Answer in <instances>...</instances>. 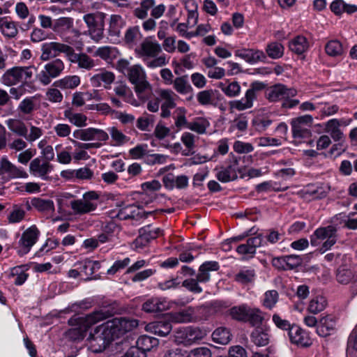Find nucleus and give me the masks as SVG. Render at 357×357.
Masks as SVG:
<instances>
[{
  "label": "nucleus",
  "mask_w": 357,
  "mask_h": 357,
  "mask_svg": "<svg viewBox=\"0 0 357 357\" xmlns=\"http://www.w3.org/2000/svg\"><path fill=\"white\" fill-rule=\"evenodd\" d=\"M126 78L133 85L134 91L139 100L146 102L151 98L153 87L147 80L146 72L140 64L132 65Z\"/></svg>",
  "instance_id": "f257e3e1"
},
{
  "label": "nucleus",
  "mask_w": 357,
  "mask_h": 357,
  "mask_svg": "<svg viewBox=\"0 0 357 357\" xmlns=\"http://www.w3.org/2000/svg\"><path fill=\"white\" fill-rule=\"evenodd\" d=\"M113 334L109 323L97 326L93 333H90L88 340L91 349L94 353H99L105 349L113 340Z\"/></svg>",
  "instance_id": "f03ea898"
},
{
  "label": "nucleus",
  "mask_w": 357,
  "mask_h": 357,
  "mask_svg": "<svg viewBox=\"0 0 357 357\" xmlns=\"http://www.w3.org/2000/svg\"><path fill=\"white\" fill-rule=\"evenodd\" d=\"M105 16L106 15L102 12L87 13L83 16V20L88 28L84 34L89 35L96 43H98L104 37Z\"/></svg>",
  "instance_id": "7ed1b4c3"
},
{
  "label": "nucleus",
  "mask_w": 357,
  "mask_h": 357,
  "mask_svg": "<svg viewBox=\"0 0 357 357\" xmlns=\"http://www.w3.org/2000/svg\"><path fill=\"white\" fill-rule=\"evenodd\" d=\"M337 229L333 225L317 229L310 236V243L312 246H317L321 241H325L319 251L323 254L329 250L337 241Z\"/></svg>",
  "instance_id": "20e7f679"
},
{
  "label": "nucleus",
  "mask_w": 357,
  "mask_h": 357,
  "mask_svg": "<svg viewBox=\"0 0 357 357\" xmlns=\"http://www.w3.org/2000/svg\"><path fill=\"white\" fill-rule=\"evenodd\" d=\"M206 335V331L198 327H181L174 332V340L178 344L190 346L203 340Z\"/></svg>",
  "instance_id": "39448f33"
},
{
  "label": "nucleus",
  "mask_w": 357,
  "mask_h": 357,
  "mask_svg": "<svg viewBox=\"0 0 357 357\" xmlns=\"http://www.w3.org/2000/svg\"><path fill=\"white\" fill-rule=\"evenodd\" d=\"M264 87L265 84L262 82H255L252 83L243 98L241 100H232L229 102L230 109L243 111L252 107L258 93L264 89Z\"/></svg>",
  "instance_id": "423d86ee"
},
{
  "label": "nucleus",
  "mask_w": 357,
  "mask_h": 357,
  "mask_svg": "<svg viewBox=\"0 0 357 357\" xmlns=\"http://www.w3.org/2000/svg\"><path fill=\"white\" fill-rule=\"evenodd\" d=\"M65 69L63 60L55 58L45 64L43 69L37 75L38 80L44 86L50 84L52 79L59 77Z\"/></svg>",
  "instance_id": "0eeeda50"
},
{
  "label": "nucleus",
  "mask_w": 357,
  "mask_h": 357,
  "mask_svg": "<svg viewBox=\"0 0 357 357\" xmlns=\"http://www.w3.org/2000/svg\"><path fill=\"white\" fill-rule=\"evenodd\" d=\"M112 316V313L106 309L94 311L86 316H75L69 320L72 324H76L79 328L86 332L93 325L103 321Z\"/></svg>",
  "instance_id": "6e6552de"
},
{
  "label": "nucleus",
  "mask_w": 357,
  "mask_h": 357,
  "mask_svg": "<svg viewBox=\"0 0 357 357\" xmlns=\"http://www.w3.org/2000/svg\"><path fill=\"white\" fill-rule=\"evenodd\" d=\"M41 51L40 59L44 61H48L52 58L55 59L61 53L65 54L69 60L73 54L74 48L66 43L50 42L42 45Z\"/></svg>",
  "instance_id": "1a4fd4ad"
},
{
  "label": "nucleus",
  "mask_w": 357,
  "mask_h": 357,
  "mask_svg": "<svg viewBox=\"0 0 357 357\" xmlns=\"http://www.w3.org/2000/svg\"><path fill=\"white\" fill-rule=\"evenodd\" d=\"M99 195L94 191L84 194L82 199L70 202V206L75 214H85L94 211L97 207Z\"/></svg>",
  "instance_id": "9d476101"
},
{
  "label": "nucleus",
  "mask_w": 357,
  "mask_h": 357,
  "mask_svg": "<svg viewBox=\"0 0 357 357\" xmlns=\"http://www.w3.org/2000/svg\"><path fill=\"white\" fill-rule=\"evenodd\" d=\"M32 75L31 67H14L3 74L1 81L5 85L12 86L29 79Z\"/></svg>",
  "instance_id": "9b49d317"
},
{
  "label": "nucleus",
  "mask_w": 357,
  "mask_h": 357,
  "mask_svg": "<svg viewBox=\"0 0 357 357\" xmlns=\"http://www.w3.org/2000/svg\"><path fill=\"white\" fill-rule=\"evenodd\" d=\"M312 122L313 118L309 114L293 119L291 121L293 137L298 139L310 137L311 134L310 128Z\"/></svg>",
  "instance_id": "f8f14e48"
},
{
  "label": "nucleus",
  "mask_w": 357,
  "mask_h": 357,
  "mask_svg": "<svg viewBox=\"0 0 357 357\" xmlns=\"http://www.w3.org/2000/svg\"><path fill=\"white\" fill-rule=\"evenodd\" d=\"M297 91L293 88H287L282 84L270 86L266 93V97L270 102L284 101L296 96Z\"/></svg>",
  "instance_id": "ddd939ff"
},
{
  "label": "nucleus",
  "mask_w": 357,
  "mask_h": 357,
  "mask_svg": "<svg viewBox=\"0 0 357 357\" xmlns=\"http://www.w3.org/2000/svg\"><path fill=\"white\" fill-rule=\"evenodd\" d=\"M0 176L6 180L26 178L29 176L22 168L17 167L6 157L2 158L0 161Z\"/></svg>",
  "instance_id": "4468645a"
},
{
  "label": "nucleus",
  "mask_w": 357,
  "mask_h": 357,
  "mask_svg": "<svg viewBox=\"0 0 357 357\" xmlns=\"http://www.w3.org/2000/svg\"><path fill=\"white\" fill-rule=\"evenodd\" d=\"M162 52L160 45L150 38H145L135 49L137 56L142 59L143 61L149 59L154 58Z\"/></svg>",
  "instance_id": "2eb2a0df"
},
{
  "label": "nucleus",
  "mask_w": 357,
  "mask_h": 357,
  "mask_svg": "<svg viewBox=\"0 0 357 357\" xmlns=\"http://www.w3.org/2000/svg\"><path fill=\"white\" fill-rule=\"evenodd\" d=\"M39 235L40 231L36 225H32L26 229L22 233L19 241L20 249L18 254L21 256L27 254L38 241Z\"/></svg>",
  "instance_id": "dca6fc26"
},
{
  "label": "nucleus",
  "mask_w": 357,
  "mask_h": 357,
  "mask_svg": "<svg viewBox=\"0 0 357 357\" xmlns=\"http://www.w3.org/2000/svg\"><path fill=\"white\" fill-rule=\"evenodd\" d=\"M73 136L82 141H107L109 139V135L105 130L96 128L76 130Z\"/></svg>",
  "instance_id": "f3484780"
},
{
  "label": "nucleus",
  "mask_w": 357,
  "mask_h": 357,
  "mask_svg": "<svg viewBox=\"0 0 357 357\" xmlns=\"http://www.w3.org/2000/svg\"><path fill=\"white\" fill-rule=\"evenodd\" d=\"M238 171H239L238 160L233 156L229 159L227 165L222 167L217 173L216 177L220 181L227 183L237 178Z\"/></svg>",
  "instance_id": "a211bd4d"
},
{
  "label": "nucleus",
  "mask_w": 357,
  "mask_h": 357,
  "mask_svg": "<svg viewBox=\"0 0 357 357\" xmlns=\"http://www.w3.org/2000/svg\"><path fill=\"white\" fill-rule=\"evenodd\" d=\"M154 211H144L142 208L135 205H127L122 207L118 212V217L121 220H140L146 218L149 215H151Z\"/></svg>",
  "instance_id": "6ab92c4d"
},
{
  "label": "nucleus",
  "mask_w": 357,
  "mask_h": 357,
  "mask_svg": "<svg viewBox=\"0 0 357 357\" xmlns=\"http://www.w3.org/2000/svg\"><path fill=\"white\" fill-rule=\"evenodd\" d=\"M52 169L53 167L49 162L43 160L40 158L33 159L29 165L30 173L34 176L40 177L43 180L48 179V174Z\"/></svg>",
  "instance_id": "aec40b11"
},
{
  "label": "nucleus",
  "mask_w": 357,
  "mask_h": 357,
  "mask_svg": "<svg viewBox=\"0 0 357 357\" xmlns=\"http://www.w3.org/2000/svg\"><path fill=\"white\" fill-rule=\"evenodd\" d=\"M107 323H109L112 334L116 332L125 333L137 328L138 326V321L137 319H130L126 317L114 318Z\"/></svg>",
  "instance_id": "412c9836"
},
{
  "label": "nucleus",
  "mask_w": 357,
  "mask_h": 357,
  "mask_svg": "<svg viewBox=\"0 0 357 357\" xmlns=\"http://www.w3.org/2000/svg\"><path fill=\"white\" fill-rule=\"evenodd\" d=\"M347 125L348 123L344 119H332L325 123L324 130L335 142H342L344 139V135L340 127Z\"/></svg>",
  "instance_id": "4be33fe9"
},
{
  "label": "nucleus",
  "mask_w": 357,
  "mask_h": 357,
  "mask_svg": "<svg viewBox=\"0 0 357 357\" xmlns=\"http://www.w3.org/2000/svg\"><path fill=\"white\" fill-rule=\"evenodd\" d=\"M292 344L301 347H307L312 344V341L307 333L298 326L294 324L287 333Z\"/></svg>",
  "instance_id": "5701e85b"
},
{
  "label": "nucleus",
  "mask_w": 357,
  "mask_h": 357,
  "mask_svg": "<svg viewBox=\"0 0 357 357\" xmlns=\"http://www.w3.org/2000/svg\"><path fill=\"white\" fill-rule=\"evenodd\" d=\"M73 27V20L70 17H60L54 21L52 30L57 33L64 42L70 43V37H66Z\"/></svg>",
  "instance_id": "b1692460"
},
{
  "label": "nucleus",
  "mask_w": 357,
  "mask_h": 357,
  "mask_svg": "<svg viewBox=\"0 0 357 357\" xmlns=\"http://www.w3.org/2000/svg\"><path fill=\"white\" fill-rule=\"evenodd\" d=\"M31 205L33 208L45 215L47 218H51L55 211L54 202L51 199L34 197L31 199Z\"/></svg>",
  "instance_id": "393cba45"
},
{
  "label": "nucleus",
  "mask_w": 357,
  "mask_h": 357,
  "mask_svg": "<svg viewBox=\"0 0 357 357\" xmlns=\"http://www.w3.org/2000/svg\"><path fill=\"white\" fill-rule=\"evenodd\" d=\"M115 80V75L111 71L101 70L100 73L94 75L90 78V82L94 87H100L103 83L105 89L110 88V85Z\"/></svg>",
  "instance_id": "a878e982"
},
{
  "label": "nucleus",
  "mask_w": 357,
  "mask_h": 357,
  "mask_svg": "<svg viewBox=\"0 0 357 357\" xmlns=\"http://www.w3.org/2000/svg\"><path fill=\"white\" fill-rule=\"evenodd\" d=\"M250 339L252 342L258 347L267 345L270 341L268 328L266 326H259L255 328L251 333Z\"/></svg>",
  "instance_id": "bb28decb"
},
{
  "label": "nucleus",
  "mask_w": 357,
  "mask_h": 357,
  "mask_svg": "<svg viewBox=\"0 0 357 357\" xmlns=\"http://www.w3.org/2000/svg\"><path fill=\"white\" fill-rule=\"evenodd\" d=\"M114 91L117 96L122 98L125 102L133 106H139V103L135 98L131 89L126 83H116L114 87Z\"/></svg>",
  "instance_id": "cd10ccee"
},
{
  "label": "nucleus",
  "mask_w": 357,
  "mask_h": 357,
  "mask_svg": "<svg viewBox=\"0 0 357 357\" xmlns=\"http://www.w3.org/2000/svg\"><path fill=\"white\" fill-rule=\"evenodd\" d=\"M169 305L165 299L152 298L142 305V310L149 313L162 312L168 309Z\"/></svg>",
  "instance_id": "c85d7f7f"
},
{
  "label": "nucleus",
  "mask_w": 357,
  "mask_h": 357,
  "mask_svg": "<svg viewBox=\"0 0 357 357\" xmlns=\"http://www.w3.org/2000/svg\"><path fill=\"white\" fill-rule=\"evenodd\" d=\"M69 61L72 63H77L80 68L90 70L96 66L95 61L88 54L85 53H75L73 51V54L70 57Z\"/></svg>",
  "instance_id": "c756f323"
},
{
  "label": "nucleus",
  "mask_w": 357,
  "mask_h": 357,
  "mask_svg": "<svg viewBox=\"0 0 357 357\" xmlns=\"http://www.w3.org/2000/svg\"><path fill=\"white\" fill-rule=\"evenodd\" d=\"M219 268L220 266L217 261H206L199 266L196 279L199 282H206L210 280L209 272L218 271Z\"/></svg>",
  "instance_id": "7c9ffc66"
},
{
  "label": "nucleus",
  "mask_w": 357,
  "mask_h": 357,
  "mask_svg": "<svg viewBox=\"0 0 357 357\" xmlns=\"http://www.w3.org/2000/svg\"><path fill=\"white\" fill-rule=\"evenodd\" d=\"M261 236L251 237L247 240L246 243L238 245L236 252L241 255L255 254L256 248L261 246Z\"/></svg>",
  "instance_id": "2f4dec72"
},
{
  "label": "nucleus",
  "mask_w": 357,
  "mask_h": 357,
  "mask_svg": "<svg viewBox=\"0 0 357 357\" xmlns=\"http://www.w3.org/2000/svg\"><path fill=\"white\" fill-rule=\"evenodd\" d=\"M335 328V320L331 316L322 317L317 328V333L322 337L328 336Z\"/></svg>",
  "instance_id": "473e14b6"
},
{
  "label": "nucleus",
  "mask_w": 357,
  "mask_h": 357,
  "mask_svg": "<svg viewBox=\"0 0 357 357\" xmlns=\"http://www.w3.org/2000/svg\"><path fill=\"white\" fill-rule=\"evenodd\" d=\"M218 95H219V92L217 90H203L197 94V100L201 105H213L217 102Z\"/></svg>",
  "instance_id": "72a5a7b5"
},
{
  "label": "nucleus",
  "mask_w": 357,
  "mask_h": 357,
  "mask_svg": "<svg viewBox=\"0 0 357 357\" xmlns=\"http://www.w3.org/2000/svg\"><path fill=\"white\" fill-rule=\"evenodd\" d=\"M119 52L116 47L111 46H103L98 47L93 54L94 56H98L107 62H111L116 59Z\"/></svg>",
  "instance_id": "f704fd0d"
},
{
  "label": "nucleus",
  "mask_w": 357,
  "mask_h": 357,
  "mask_svg": "<svg viewBox=\"0 0 357 357\" xmlns=\"http://www.w3.org/2000/svg\"><path fill=\"white\" fill-rule=\"evenodd\" d=\"M0 31L6 38H15L18 33L17 24L13 21L8 20L6 17H0Z\"/></svg>",
  "instance_id": "c9c22d12"
},
{
  "label": "nucleus",
  "mask_w": 357,
  "mask_h": 357,
  "mask_svg": "<svg viewBox=\"0 0 357 357\" xmlns=\"http://www.w3.org/2000/svg\"><path fill=\"white\" fill-rule=\"evenodd\" d=\"M331 9L337 15L343 13L352 14L357 11V6L346 3L343 0H335L331 4Z\"/></svg>",
  "instance_id": "e433bc0d"
},
{
  "label": "nucleus",
  "mask_w": 357,
  "mask_h": 357,
  "mask_svg": "<svg viewBox=\"0 0 357 357\" xmlns=\"http://www.w3.org/2000/svg\"><path fill=\"white\" fill-rule=\"evenodd\" d=\"M139 6L133 10V15L139 20H145L149 16L148 12L155 5V0H139Z\"/></svg>",
  "instance_id": "4c0bfd02"
},
{
  "label": "nucleus",
  "mask_w": 357,
  "mask_h": 357,
  "mask_svg": "<svg viewBox=\"0 0 357 357\" xmlns=\"http://www.w3.org/2000/svg\"><path fill=\"white\" fill-rule=\"evenodd\" d=\"M80 84V77L77 75L66 76L54 82L53 86L61 89H73Z\"/></svg>",
  "instance_id": "58836bf2"
},
{
  "label": "nucleus",
  "mask_w": 357,
  "mask_h": 357,
  "mask_svg": "<svg viewBox=\"0 0 357 357\" xmlns=\"http://www.w3.org/2000/svg\"><path fill=\"white\" fill-rule=\"evenodd\" d=\"M193 315V309L188 307L178 312H172L170 319L175 323H188L192 321Z\"/></svg>",
  "instance_id": "ea45409f"
},
{
  "label": "nucleus",
  "mask_w": 357,
  "mask_h": 357,
  "mask_svg": "<svg viewBox=\"0 0 357 357\" xmlns=\"http://www.w3.org/2000/svg\"><path fill=\"white\" fill-rule=\"evenodd\" d=\"M148 327L156 335L165 337L172 331V324L168 321H158L148 325Z\"/></svg>",
  "instance_id": "a19ab883"
},
{
  "label": "nucleus",
  "mask_w": 357,
  "mask_h": 357,
  "mask_svg": "<svg viewBox=\"0 0 357 357\" xmlns=\"http://www.w3.org/2000/svg\"><path fill=\"white\" fill-rule=\"evenodd\" d=\"M289 47L293 52L301 54L308 49V43L305 37L298 36L289 42Z\"/></svg>",
  "instance_id": "79ce46f5"
},
{
  "label": "nucleus",
  "mask_w": 357,
  "mask_h": 357,
  "mask_svg": "<svg viewBox=\"0 0 357 357\" xmlns=\"http://www.w3.org/2000/svg\"><path fill=\"white\" fill-rule=\"evenodd\" d=\"M124 25V21L121 16L112 15L110 17L109 24V34L110 36L119 38L121 35V30Z\"/></svg>",
  "instance_id": "37998d69"
},
{
  "label": "nucleus",
  "mask_w": 357,
  "mask_h": 357,
  "mask_svg": "<svg viewBox=\"0 0 357 357\" xmlns=\"http://www.w3.org/2000/svg\"><path fill=\"white\" fill-rule=\"evenodd\" d=\"M29 269L27 265H21L13 267L10 270V273L9 275L10 278H15V280L14 281L15 284L21 285L27 279L28 274L26 273V271Z\"/></svg>",
  "instance_id": "c03bdc74"
},
{
  "label": "nucleus",
  "mask_w": 357,
  "mask_h": 357,
  "mask_svg": "<svg viewBox=\"0 0 357 357\" xmlns=\"http://www.w3.org/2000/svg\"><path fill=\"white\" fill-rule=\"evenodd\" d=\"M211 336L214 342L225 345L231 341V335L227 328L220 327L213 332Z\"/></svg>",
  "instance_id": "a18cd8bd"
},
{
  "label": "nucleus",
  "mask_w": 357,
  "mask_h": 357,
  "mask_svg": "<svg viewBox=\"0 0 357 357\" xmlns=\"http://www.w3.org/2000/svg\"><path fill=\"white\" fill-rule=\"evenodd\" d=\"M250 309L251 307L245 304L234 306L230 309V315L234 319L247 322Z\"/></svg>",
  "instance_id": "49530a36"
},
{
  "label": "nucleus",
  "mask_w": 357,
  "mask_h": 357,
  "mask_svg": "<svg viewBox=\"0 0 357 357\" xmlns=\"http://www.w3.org/2000/svg\"><path fill=\"white\" fill-rule=\"evenodd\" d=\"M158 343V340L155 337L142 335L137 339L136 345L146 354V351H151L153 347H157Z\"/></svg>",
  "instance_id": "de8ad7c7"
},
{
  "label": "nucleus",
  "mask_w": 357,
  "mask_h": 357,
  "mask_svg": "<svg viewBox=\"0 0 357 357\" xmlns=\"http://www.w3.org/2000/svg\"><path fill=\"white\" fill-rule=\"evenodd\" d=\"M172 83L174 89L181 94H188L193 91L185 75L176 77Z\"/></svg>",
  "instance_id": "09e8293b"
},
{
  "label": "nucleus",
  "mask_w": 357,
  "mask_h": 357,
  "mask_svg": "<svg viewBox=\"0 0 357 357\" xmlns=\"http://www.w3.org/2000/svg\"><path fill=\"white\" fill-rule=\"evenodd\" d=\"M195 136L188 132H185L182 134L181 140L183 144L186 147V149L184 150L182 154L185 156H188L192 155L195 151L194 149L195 147Z\"/></svg>",
  "instance_id": "8fccbe9b"
},
{
  "label": "nucleus",
  "mask_w": 357,
  "mask_h": 357,
  "mask_svg": "<svg viewBox=\"0 0 357 357\" xmlns=\"http://www.w3.org/2000/svg\"><path fill=\"white\" fill-rule=\"evenodd\" d=\"M218 87L222 92L229 98H234L238 96L241 93V86L238 82H232L228 84L220 82Z\"/></svg>",
  "instance_id": "3c124183"
},
{
  "label": "nucleus",
  "mask_w": 357,
  "mask_h": 357,
  "mask_svg": "<svg viewBox=\"0 0 357 357\" xmlns=\"http://www.w3.org/2000/svg\"><path fill=\"white\" fill-rule=\"evenodd\" d=\"M8 128L19 136L24 137L27 132V128L24 122L18 119H8L6 121Z\"/></svg>",
  "instance_id": "603ef678"
},
{
  "label": "nucleus",
  "mask_w": 357,
  "mask_h": 357,
  "mask_svg": "<svg viewBox=\"0 0 357 357\" xmlns=\"http://www.w3.org/2000/svg\"><path fill=\"white\" fill-rule=\"evenodd\" d=\"M64 116L69 121L77 127H83L86 125L87 118L81 113H73L70 109L64 112Z\"/></svg>",
  "instance_id": "864d4df0"
},
{
  "label": "nucleus",
  "mask_w": 357,
  "mask_h": 357,
  "mask_svg": "<svg viewBox=\"0 0 357 357\" xmlns=\"http://www.w3.org/2000/svg\"><path fill=\"white\" fill-rule=\"evenodd\" d=\"M255 277V271L254 269H243L235 275V281L246 284L254 281Z\"/></svg>",
  "instance_id": "5fc2aeb1"
},
{
  "label": "nucleus",
  "mask_w": 357,
  "mask_h": 357,
  "mask_svg": "<svg viewBox=\"0 0 357 357\" xmlns=\"http://www.w3.org/2000/svg\"><path fill=\"white\" fill-rule=\"evenodd\" d=\"M160 97L163 100L162 107L174 108L176 107L175 97L176 95L174 91L169 89H162L159 92Z\"/></svg>",
  "instance_id": "6e6d98bb"
},
{
  "label": "nucleus",
  "mask_w": 357,
  "mask_h": 357,
  "mask_svg": "<svg viewBox=\"0 0 357 357\" xmlns=\"http://www.w3.org/2000/svg\"><path fill=\"white\" fill-rule=\"evenodd\" d=\"M325 50L326 54L331 56H340L344 52L342 43L337 40L328 42L325 46Z\"/></svg>",
  "instance_id": "4d7b16f0"
},
{
  "label": "nucleus",
  "mask_w": 357,
  "mask_h": 357,
  "mask_svg": "<svg viewBox=\"0 0 357 357\" xmlns=\"http://www.w3.org/2000/svg\"><path fill=\"white\" fill-rule=\"evenodd\" d=\"M266 51L269 57L277 59L282 56L284 54V47L280 43L273 42L267 45Z\"/></svg>",
  "instance_id": "13d9d810"
},
{
  "label": "nucleus",
  "mask_w": 357,
  "mask_h": 357,
  "mask_svg": "<svg viewBox=\"0 0 357 357\" xmlns=\"http://www.w3.org/2000/svg\"><path fill=\"white\" fill-rule=\"evenodd\" d=\"M264 319V317L259 309L251 307L248 316L247 322H249L252 326L257 327L264 326L262 324Z\"/></svg>",
  "instance_id": "bf43d9fd"
},
{
  "label": "nucleus",
  "mask_w": 357,
  "mask_h": 357,
  "mask_svg": "<svg viewBox=\"0 0 357 357\" xmlns=\"http://www.w3.org/2000/svg\"><path fill=\"white\" fill-rule=\"evenodd\" d=\"M139 36L140 31L138 26L129 27L125 33L124 41L128 45H135Z\"/></svg>",
  "instance_id": "052dcab7"
},
{
  "label": "nucleus",
  "mask_w": 357,
  "mask_h": 357,
  "mask_svg": "<svg viewBox=\"0 0 357 357\" xmlns=\"http://www.w3.org/2000/svg\"><path fill=\"white\" fill-rule=\"evenodd\" d=\"M36 98L30 97L24 99L19 105L18 109L24 114H30L36 109Z\"/></svg>",
  "instance_id": "680f3d73"
},
{
  "label": "nucleus",
  "mask_w": 357,
  "mask_h": 357,
  "mask_svg": "<svg viewBox=\"0 0 357 357\" xmlns=\"http://www.w3.org/2000/svg\"><path fill=\"white\" fill-rule=\"evenodd\" d=\"M353 278V272L344 266L340 267L337 270L336 279L340 284H347L351 281Z\"/></svg>",
  "instance_id": "e2e57ef3"
},
{
  "label": "nucleus",
  "mask_w": 357,
  "mask_h": 357,
  "mask_svg": "<svg viewBox=\"0 0 357 357\" xmlns=\"http://www.w3.org/2000/svg\"><path fill=\"white\" fill-rule=\"evenodd\" d=\"M326 301L322 296H317L311 300L308 306V310L313 314H317L324 310Z\"/></svg>",
  "instance_id": "0e129e2a"
},
{
  "label": "nucleus",
  "mask_w": 357,
  "mask_h": 357,
  "mask_svg": "<svg viewBox=\"0 0 357 357\" xmlns=\"http://www.w3.org/2000/svg\"><path fill=\"white\" fill-rule=\"evenodd\" d=\"M279 294L275 290H269L265 292L263 305L265 307L271 310L277 303Z\"/></svg>",
  "instance_id": "69168bd1"
},
{
  "label": "nucleus",
  "mask_w": 357,
  "mask_h": 357,
  "mask_svg": "<svg viewBox=\"0 0 357 357\" xmlns=\"http://www.w3.org/2000/svg\"><path fill=\"white\" fill-rule=\"evenodd\" d=\"M185 113L186 110L183 107H178L175 111V126L179 130L183 128H188V125L190 123L186 119Z\"/></svg>",
  "instance_id": "338daca9"
},
{
  "label": "nucleus",
  "mask_w": 357,
  "mask_h": 357,
  "mask_svg": "<svg viewBox=\"0 0 357 357\" xmlns=\"http://www.w3.org/2000/svg\"><path fill=\"white\" fill-rule=\"evenodd\" d=\"M25 211L18 207L17 205L13 206V211L8 216V220L10 224H14L21 222L25 217Z\"/></svg>",
  "instance_id": "774afa93"
}]
</instances>
